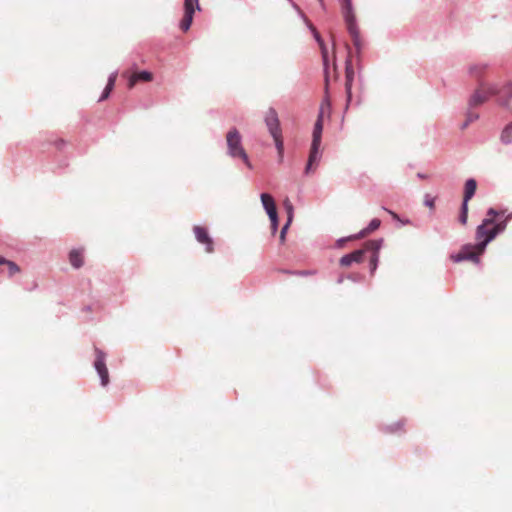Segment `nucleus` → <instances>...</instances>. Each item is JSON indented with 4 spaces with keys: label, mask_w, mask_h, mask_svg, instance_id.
<instances>
[{
    "label": "nucleus",
    "mask_w": 512,
    "mask_h": 512,
    "mask_svg": "<svg viewBox=\"0 0 512 512\" xmlns=\"http://www.w3.org/2000/svg\"><path fill=\"white\" fill-rule=\"evenodd\" d=\"M315 38H316L317 42L319 43V46H320L321 52H322V57H323L324 65H325V82H326V88H327L328 87V70H327L328 51H327V48H326L324 42L320 38V35L317 32H315ZM330 107H331L330 98H329L328 94L326 93V95L321 103L320 112H319L318 118L316 120V123L314 125V129H313L311 150H310V154H309V158H308V163H307L306 169H305L306 174H309L310 172L314 171L315 167H313V166H317V164L319 163V161L321 159L320 145H321L322 131H323V117H324L325 113H327V114L330 113Z\"/></svg>",
    "instance_id": "nucleus-1"
},
{
    "label": "nucleus",
    "mask_w": 512,
    "mask_h": 512,
    "mask_svg": "<svg viewBox=\"0 0 512 512\" xmlns=\"http://www.w3.org/2000/svg\"><path fill=\"white\" fill-rule=\"evenodd\" d=\"M503 212H498L493 208L487 211L486 218L476 229V240L481 241V248L486 247L499 233L506 229L507 222L512 218V213L507 215L503 220L495 222L496 217L502 215Z\"/></svg>",
    "instance_id": "nucleus-2"
},
{
    "label": "nucleus",
    "mask_w": 512,
    "mask_h": 512,
    "mask_svg": "<svg viewBox=\"0 0 512 512\" xmlns=\"http://www.w3.org/2000/svg\"><path fill=\"white\" fill-rule=\"evenodd\" d=\"M382 245V240L367 241L362 249L355 250L354 252L344 255L340 259V265L348 267L352 263H361L364 261L365 255L369 253L370 270L373 274L377 268L379 260V251Z\"/></svg>",
    "instance_id": "nucleus-3"
},
{
    "label": "nucleus",
    "mask_w": 512,
    "mask_h": 512,
    "mask_svg": "<svg viewBox=\"0 0 512 512\" xmlns=\"http://www.w3.org/2000/svg\"><path fill=\"white\" fill-rule=\"evenodd\" d=\"M342 9L347 30L352 38L354 46L356 47L357 51H359L363 45V41L360 35L359 27L356 23V16L353 12L351 0H344Z\"/></svg>",
    "instance_id": "nucleus-4"
},
{
    "label": "nucleus",
    "mask_w": 512,
    "mask_h": 512,
    "mask_svg": "<svg viewBox=\"0 0 512 512\" xmlns=\"http://www.w3.org/2000/svg\"><path fill=\"white\" fill-rule=\"evenodd\" d=\"M227 151L233 158H240L249 168L251 164L242 145V137L236 128H232L226 135Z\"/></svg>",
    "instance_id": "nucleus-5"
},
{
    "label": "nucleus",
    "mask_w": 512,
    "mask_h": 512,
    "mask_svg": "<svg viewBox=\"0 0 512 512\" xmlns=\"http://www.w3.org/2000/svg\"><path fill=\"white\" fill-rule=\"evenodd\" d=\"M265 123L268 127V130L271 134V136L274 139L279 159L282 161L283 159V152H284V144L282 139V132L280 128V122L278 118V114L275 109L269 108V110L266 113L265 116Z\"/></svg>",
    "instance_id": "nucleus-6"
},
{
    "label": "nucleus",
    "mask_w": 512,
    "mask_h": 512,
    "mask_svg": "<svg viewBox=\"0 0 512 512\" xmlns=\"http://www.w3.org/2000/svg\"><path fill=\"white\" fill-rule=\"evenodd\" d=\"M492 96H499V86L482 82L470 97L469 105L472 107L479 106Z\"/></svg>",
    "instance_id": "nucleus-7"
},
{
    "label": "nucleus",
    "mask_w": 512,
    "mask_h": 512,
    "mask_svg": "<svg viewBox=\"0 0 512 512\" xmlns=\"http://www.w3.org/2000/svg\"><path fill=\"white\" fill-rule=\"evenodd\" d=\"M478 243L475 245L467 244L461 248L459 253L456 255L451 256V259L454 262H460L464 260H469L474 263H479L480 261V255L485 251L486 247L481 248V241L477 240Z\"/></svg>",
    "instance_id": "nucleus-8"
},
{
    "label": "nucleus",
    "mask_w": 512,
    "mask_h": 512,
    "mask_svg": "<svg viewBox=\"0 0 512 512\" xmlns=\"http://www.w3.org/2000/svg\"><path fill=\"white\" fill-rule=\"evenodd\" d=\"M196 9L200 10L199 0H184V16L179 25L183 32L190 29Z\"/></svg>",
    "instance_id": "nucleus-9"
},
{
    "label": "nucleus",
    "mask_w": 512,
    "mask_h": 512,
    "mask_svg": "<svg viewBox=\"0 0 512 512\" xmlns=\"http://www.w3.org/2000/svg\"><path fill=\"white\" fill-rule=\"evenodd\" d=\"M261 202H262L267 214L269 215V218L271 220L272 233L274 234L276 232L277 225H278L277 209H276L275 201L270 194L263 193V194H261Z\"/></svg>",
    "instance_id": "nucleus-10"
},
{
    "label": "nucleus",
    "mask_w": 512,
    "mask_h": 512,
    "mask_svg": "<svg viewBox=\"0 0 512 512\" xmlns=\"http://www.w3.org/2000/svg\"><path fill=\"white\" fill-rule=\"evenodd\" d=\"M95 356L94 367L100 376L101 384L106 386L109 383V373L105 363V353L95 348Z\"/></svg>",
    "instance_id": "nucleus-11"
},
{
    "label": "nucleus",
    "mask_w": 512,
    "mask_h": 512,
    "mask_svg": "<svg viewBox=\"0 0 512 512\" xmlns=\"http://www.w3.org/2000/svg\"><path fill=\"white\" fill-rule=\"evenodd\" d=\"M497 103L509 111H512V82H505L503 85L499 86V96L497 98Z\"/></svg>",
    "instance_id": "nucleus-12"
},
{
    "label": "nucleus",
    "mask_w": 512,
    "mask_h": 512,
    "mask_svg": "<svg viewBox=\"0 0 512 512\" xmlns=\"http://www.w3.org/2000/svg\"><path fill=\"white\" fill-rule=\"evenodd\" d=\"M194 234H195L196 239L200 243L206 245V251L207 252H212V250H213L212 244L213 243H212L211 238L208 235L207 230L204 227L195 226L194 227Z\"/></svg>",
    "instance_id": "nucleus-13"
},
{
    "label": "nucleus",
    "mask_w": 512,
    "mask_h": 512,
    "mask_svg": "<svg viewBox=\"0 0 512 512\" xmlns=\"http://www.w3.org/2000/svg\"><path fill=\"white\" fill-rule=\"evenodd\" d=\"M354 79V70L352 68L351 59L348 58L346 61V82H345V88H346V94H347V105L348 107L350 101H351V88H352V82Z\"/></svg>",
    "instance_id": "nucleus-14"
},
{
    "label": "nucleus",
    "mask_w": 512,
    "mask_h": 512,
    "mask_svg": "<svg viewBox=\"0 0 512 512\" xmlns=\"http://www.w3.org/2000/svg\"><path fill=\"white\" fill-rule=\"evenodd\" d=\"M153 79V74L148 71L134 72L128 79V88H133L137 82H150Z\"/></svg>",
    "instance_id": "nucleus-15"
},
{
    "label": "nucleus",
    "mask_w": 512,
    "mask_h": 512,
    "mask_svg": "<svg viewBox=\"0 0 512 512\" xmlns=\"http://www.w3.org/2000/svg\"><path fill=\"white\" fill-rule=\"evenodd\" d=\"M477 189V183L474 179H468L464 186L463 203L469 202L472 199Z\"/></svg>",
    "instance_id": "nucleus-16"
},
{
    "label": "nucleus",
    "mask_w": 512,
    "mask_h": 512,
    "mask_svg": "<svg viewBox=\"0 0 512 512\" xmlns=\"http://www.w3.org/2000/svg\"><path fill=\"white\" fill-rule=\"evenodd\" d=\"M69 261L70 264L78 269L83 266L84 264V256H83V250L80 249H73L69 253Z\"/></svg>",
    "instance_id": "nucleus-17"
},
{
    "label": "nucleus",
    "mask_w": 512,
    "mask_h": 512,
    "mask_svg": "<svg viewBox=\"0 0 512 512\" xmlns=\"http://www.w3.org/2000/svg\"><path fill=\"white\" fill-rule=\"evenodd\" d=\"M500 140L505 145L512 143V122L504 127L500 135Z\"/></svg>",
    "instance_id": "nucleus-18"
},
{
    "label": "nucleus",
    "mask_w": 512,
    "mask_h": 512,
    "mask_svg": "<svg viewBox=\"0 0 512 512\" xmlns=\"http://www.w3.org/2000/svg\"><path fill=\"white\" fill-rule=\"evenodd\" d=\"M380 224H381V221L379 219H377V218L372 219L371 222L369 223L368 227L361 231L360 236L364 237V236L368 235L369 233L375 231L376 229L379 228Z\"/></svg>",
    "instance_id": "nucleus-19"
},
{
    "label": "nucleus",
    "mask_w": 512,
    "mask_h": 512,
    "mask_svg": "<svg viewBox=\"0 0 512 512\" xmlns=\"http://www.w3.org/2000/svg\"><path fill=\"white\" fill-rule=\"evenodd\" d=\"M3 265L7 266L8 274H9L10 277L14 276L15 274H17V273H19L21 271L20 267L15 262H13V261H10V260L6 259V262Z\"/></svg>",
    "instance_id": "nucleus-20"
},
{
    "label": "nucleus",
    "mask_w": 512,
    "mask_h": 512,
    "mask_svg": "<svg viewBox=\"0 0 512 512\" xmlns=\"http://www.w3.org/2000/svg\"><path fill=\"white\" fill-rule=\"evenodd\" d=\"M486 68L487 67L484 64H475L470 67V73H471V75H473L475 77H479L482 74H484Z\"/></svg>",
    "instance_id": "nucleus-21"
},
{
    "label": "nucleus",
    "mask_w": 512,
    "mask_h": 512,
    "mask_svg": "<svg viewBox=\"0 0 512 512\" xmlns=\"http://www.w3.org/2000/svg\"><path fill=\"white\" fill-rule=\"evenodd\" d=\"M467 219H468V204L462 203L459 221L462 225H465L467 223Z\"/></svg>",
    "instance_id": "nucleus-22"
},
{
    "label": "nucleus",
    "mask_w": 512,
    "mask_h": 512,
    "mask_svg": "<svg viewBox=\"0 0 512 512\" xmlns=\"http://www.w3.org/2000/svg\"><path fill=\"white\" fill-rule=\"evenodd\" d=\"M288 212H289L288 221L284 225V227L282 228L281 233H280V240H281V242H283L285 240L286 231H287V229H288V227L290 225V222L292 220V207L291 206H288Z\"/></svg>",
    "instance_id": "nucleus-23"
},
{
    "label": "nucleus",
    "mask_w": 512,
    "mask_h": 512,
    "mask_svg": "<svg viewBox=\"0 0 512 512\" xmlns=\"http://www.w3.org/2000/svg\"><path fill=\"white\" fill-rule=\"evenodd\" d=\"M476 119H478L477 113H473V112L468 113L467 119H466L465 123L463 124V128L467 127L469 123L475 121Z\"/></svg>",
    "instance_id": "nucleus-24"
},
{
    "label": "nucleus",
    "mask_w": 512,
    "mask_h": 512,
    "mask_svg": "<svg viewBox=\"0 0 512 512\" xmlns=\"http://www.w3.org/2000/svg\"><path fill=\"white\" fill-rule=\"evenodd\" d=\"M116 78H117V74L116 73L111 74L109 79H108V83H107L106 86L114 89Z\"/></svg>",
    "instance_id": "nucleus-25"
},
{
    "label": "nucleus",
    "mask_w": 512,
    "mask_h": 512,
    "mask_svg": "<svg viewBox=\"0 0 512 512\" xmlns=\"http://www.w3.org/2000/svg\"><path fill=\"white\" fill-rule=\"evenodd\" d=\"M110 93H108L105 89L101 95V97L99 98V101H104L106 100L108 97H109Z\"/></svg>",
    "instance_id": "nucleus-26"
},
{
    "label": "nucleus",
    "mask_w": 512,
    "mask_h": 512,
    "mask_svg": "<svg viewBox=\"0 0 512 512\" xmlns=\"http://www.w3.org/2000/svg\"><path fill=\"white\" fill-rule=\"evenodd\" d=\"M426 204L429 206V207H433L434 206V201L431 200V201H427Z\"/></svg>",
    "instance_id": "nucleus-27"
},
{
    "label": "nucleus",
    "mask_w": 512,
    "mask_h": 512,
    "mask_svg": "<svg viewBox=\"0 0 512 512\" xmlns=\"http://www.w3.org/2000/svg\"><path fill=\"white\" fill-rule=\"evenodd\" d=\"M6 262V259L0 256V265H3Z\"/></svg>",
    "instance_id": "nucleus-28"
},
{
    "label": "nucleus",
    "mask_w": 512,
    "mask_h": 512,
    "mask_svg": "<svg viewBox=\"0 0 512 512\" xmlns=\"http://www.w3.org/2000/svg\"><path fill=\"white\" fill-rule=\"evenodd\" d=\"M105 90H106L108 93H111V91H112L113 89H112V88H110V87H107V86H106V87H105Z\"/></svg>",
    "instance_id": "nucleus-29"
},
{
    "label": "nucleus",
    "mask_w": 512,
    "mask_h": 512,
    "mask_svg": "<svg viewBox=\"0 0 512 512\" xmlns=\"http://www.w3.org/2000/svg\"><path fill=\"white\" fill-rule=\"evenodd\" d=\"M388 212H389V213H390L394 218H397V215H396L394 212H392V211H388Z\"/></svg>",
    "instance_id": "nucleus-30"
},
{
    "label": "nucleus",
    "mask_w": 512,
    "mask_h": 512,
    "mask_svg": "<svg viewBox=\"0 0 512 512\" xmlns=\"http://www.w3.org/2000/svg\"><path fill=\"white\" fill-rule=\"evenodd\" d=\"M418 176L424 178V174H418Z\"/></svg>",
    "instance_id": "nucleus-31"
}]
</instances>
